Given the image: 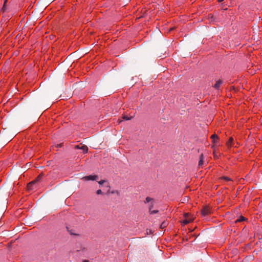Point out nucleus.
Segmentation results:
<instances>
[{
  "instance_id": "f8f14e48",
  "label": "nucleus",
  "mask_w": 262,
  "mask_h": 262,
  "mask_svg": "<svg viewBox=\"0 0 262 262\" xmlns=\"http://www.w3.org/2000/svg\"><path fill=\"white\" fill-rule=\"evenodd\" d=\"M222 179L226 181H230V179L227 177H223L221 178Z\"/></svg>"
},
{
  "instance_id": "423d86ee",
  "label": "nucleus",
  "mask_w": 262,
  "mask_h": 262,
  "mask_svg": "<svg viewBox=\"0 0 262 262\" xmlns=\"http://www.w3.org/2000/svg\"><path fill=\"white\" fill-rule=\"evenodd\" d=\"M222 83H223V81L222 80L219 79L216 81L213 87L216 89H219L220 88L221 85L222 84Z\"/></svg>"
},
{
  "instance_id": "9d476101",
  "label": "nucleus",
  "mask_w": 262,
  "mask_h": 262,
  "mask_svg": "<svg viewBox=\"0 0 262 262\" xmlns=\"http://www.w3.org/2000/svg\"><path fill=\"white\" fill-rule=\"evenodd\" d=\"M35 184V181H32L31 182H30L28 185H27V187H28V189H32V186Z\"/></svg>"
},
{
  "instance_id": "aec40b11",
  "label": "nucleus",
  "mask_w": 262,
  "mask_h": 262,
  "mask_svg": "<svg viewBox=\"0 0 262 262\" xmlns=\"http://www.w3.org/2000/svg\"><path fill=\"white\" fill-rule=\"evenodd\" d=\"M157 212V211H151V213H156Z\"/></svg>"
},
{
  "instance_id": "4468645a",
  "label": "nucleus",
  "mask_w": 262,
  "mask_h": 262,
  "mask_svg": "<svg viewBox=\"0 0 262 262\" xmlns=\"http://www.w3.org/2000/svg\"><path fill=\"white\" fill-rule=\"evenodd\" d=\"M123 119L124 120H130L131 119V118H129L127 116L124 115L123 116Z\"/></svg>"
},
{
  "instance_id": "f03ea898",
  "label": "nucleus",
  "mask_w": 262,
  "mask_h": 262,
  "mask_svg": "<svg viewBox=\"0 0 262 262\" xmlns=\"http://www.w3.org/2000/svg\"><path fill=\"white\" fill-rule=\"evenodd\" d=\"M211 213V209L209 206H206L204 207L201 210V214L203 216L208 215Z\"/></svg>"
},
{
  "instance_id": "412c9836",
  "label": "nucleus",
  "mask_w": 262,
  "mask_h": 262,
  "mask_svg": "<svg viewBox=\"0 0 262 262\" xmlns=\"http://www.w3.org/2000/svg\"><path fill=\"white\" fill-rule=\"evenodd\" d=\"M223 1H224V0H217V1H218L219 2H223Z\"/></svg>"
},
{
  "instance_id": "f3484780",
  "label": "nucleus",
  "mask_w": 262,
  "mask_h": 262,
  "mask_svg": "<svg viewBox=\"0 0 262 262\" xmlns=\"http://www.w3.org/2000/svg\"><path fill=\"white\" fill-rule=\"evenodd\" d=\"M96 193H97V194H101V193H102V191H101V189H99V190H98L97 191V192H96Z\"/></svg>"
},
{
  "instance_id": "f257e3e1",
  "label": "nucleus",
  "mask_w": 262,
  "mask_h": 262,
  "mask_svg": "<svg viewBox=\"0 0 262 262\" xmlns=\"http://www.w3.org/2000/svg\"><path fill=\"white\" fill-rule=\"evenodd\" d=\"M184 216L185 219L183 220L182 223L184 225H186L191 222L193 220V216L188 213H185L184 215Z\"/></svg>"
},
{
  "instance_id": "7ed1b4c3",
  "label": "nucleus",
  "mask_w": 262,
  "mask_h": 262,
  "mask_svg": "<svg viewBox=\"0 0 262 262\" xmlns=\"http://www.w3.org/2000/svg\"><path fill=\"white\" fill-rule=\"evenodd\" d=\"M98 179V177L97 175H90L88 176L83 177L82 179L84 181H95Z\"/></svg>"
},
{
  "instance_id": "dca6fc26",
  "label": "nucleus",
  "mask_w": 262,
  "mask_h": 262,
  "mask_svg": "<svg viewBox=\"0 0 262 262\" xmlns=\"http://www.w3.org/2000/svg\"><path fill=\"white\" fill-rule=\"evenodd\" d=\"M105 182V180H101L100 181L98 182V183L100 185H102L103 184V183H104Z\"/></svg>"
},
{
  "instance_id": "a211bd4d",
  "label": "nucleus",
  "mask_w": 262,
  "mask_h": 262,
  "mask_svg": "<svg viewBox=\"0 0 262 262\" xmlns=\"http://www.w3.org/2000/svg\"><path fill=\"white\" fill-rule=\"evenodd\" d=\"M80 147L79 145H76L75 146V148L77 149H80Z\"/></svg>"
},
{
  "instance_id": "6ab92c4d",
  "label": "nucleus",
  "mask_w": 262,
  "mask_h": 262,
  "mask_svg": "<svg viewBox=\"0 0 262 262\" xmlns=\"http://www.w3.org/2000/svg\"><path fill=\"white\" fill-rule=\"evenodd\" d=\"M107 187L108 188L107 192H108L110 191V187L108 185H107Z\"/></svg>"
},
{
  "instance_id": "6e6552de",
  "label": "nucleus",
  "mask_w": 262,
  "mask_h": 262,
  "mask_svg": "<svg viewBox=\"0 0 262 262\" xmlns=\"http://www.w3.org/2000/svg\"><path fill=\"white\" fill-rule=\"evenodd\" d=\"M80 149H82L84 153H86L88 151V147L85 145H82L80 147Z\"/></svg>"
},
{
  "instance_id": "ddd939ff",
  "label": "nucleus",
  "mask_w": 262,
  "mask_h": 262,
  "mask_svg": "<svg viewBox=\"0 0 262 262\" xmlns=\"http://www.w3.org/2000/svg\"><path fill=\"white\" fill-rule=\"evenodd\" d=\"M245 220V217L244 216H241L237 221L236 222H242Z\"/></svg>"
},
{
  "instance_id": "20e7f679",
  "label": "nucleus",
  "mask_w": 262,
  "mask_h": 262,
  "mask_svg": "<svg viewBox=\"0 0 262 262\" xmlns=\"http://www.w3.org/2000/svg\"><path fill=\"white\" fill-rule=\"evenodd\" d=\"M233 138L232 137H230L228 141L226 142V145L228 148H231L234 146V142H233Z\"/></svg>"
},
{
  "instance_id": "39448f33",
  "label": "nucleus",
  "mask_w": 262,
  "mask_h": 262,
  "mask_svg": "<svg viewBox=\"0 0 262 262\" xmlns=\"http://www.w3.org/2000/svg\"><path fill=\"white\" fill-rule=\"evenodd\" d=\"M211 138L212 140V142L213 144H216L219 141L218 136L216 134H213L211 136Z\"/></svg>"
},
{
  "instance_id": "0eeeda50",
  "label": "nucleus",
  "mask_w": 262,
  "mask_h": 262,
  "mask_svg": "<svg viewBox=\"0 0 262 262\" xmlns=\"http://www.w3.org/2000/svg\"><path fill=\"white\" fill-rule=\"evenodd\" d=\"M204 157L203 154H202L200 156V160L199 162V165L202 166L203 164L204 161Z\"/></svg>"
},
{
  "instance_id": "2eb2a0df",
  "label": "nucleus",
  "mask_w": 262,
  "mask_h": 262,
  "mask_svg": "<svg viewBox=\"0 0 262 262\" xmlns=\"http://www.w3.org/2000/svg\"><path fill=\"white\" fill-rule=\"evenodd\" d=\"M151 199L149 197H147L146 198V201H145V203H148L150 201H151Z\"/></svg>"
},
{
  "instance_id": "9b49d317",
  "label": "nucleus",
  "mask_w": 262,
  "mask_h": 262,
  "mask_svg": "<svg viewBox=\"0 0 262 262\" xmlns=\"http://www.w3.org/2000/svg\"><path fill=\"white\" fill-rule=\"evenodd\" d=\"M167 224H168V223L167 222H165V221L163 222L160 226V228L162 229H164L167 226Z\"/></svg>"
},
{
  "instance_id": "1a4fd4ad",
  "label": "nucleus",
  "mask_w": 262,
  "mask_h": 262,
  "mask_svg": "<svg viewBox=\"0 0 262 262\" xmlns=\"http://www.w3.org/2000/svg\"><path fill=\"white\" fill-rule=\"evenodd\" d=\"M43 178V174H39L33 181H35V183L40 181Z\"/></svg>"
}]
</instances>
